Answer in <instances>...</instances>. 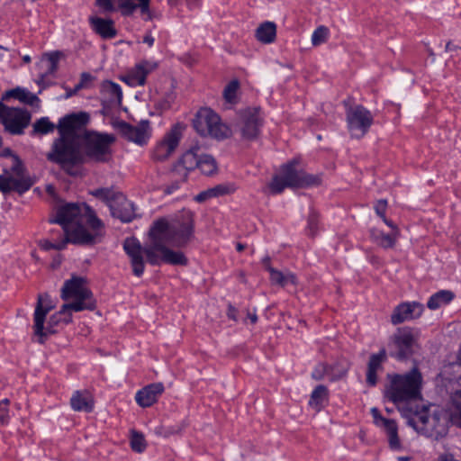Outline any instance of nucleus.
<instances>
[{
  "label": "nucleus",
  "mask_w": 461,
  "mask_h": 461,
  "mask_svg": "<svg viewBox=\"0 0 461 461\" xmlns=\"http://www.w3.org/2000/svg\"><path fill=\"white\" fill-rule=\"evenodd\" d=\"M147 447L144 436L138 431L133 430L131 438V447L137 453H141Z\"/></svg>",
  "instance_id": "nucleus-43"
},
{
  "label": "nucleus",
  "mask_w": 461,
  "mask_h": 461,
  "mask_svg": "<svg viewBox=\"0 0 461 461\" xmlns=\"http://www.w3.org/2000/svg\"><path fill=\"white\" fill-rule=\"evenodd\" d=\"M10 404V401L8 399H4L0 401V423L2 425H6L9 423L10 415L8 406Z\"/></svg>",
  "instance_id": "nucleus-47"
},
{
  "label": "nucleus",
  "mask_w": 461,
  "mask_h": 461,
  "mask_svg": "<svg viewBox=\"0 0 461 461\" xmlns=\"http://www.w3.org/2000/svg\"><path fill=\"white\" fill-rule=\"evenodd\" d=\"M55 232H57L59 236L57 239L52 237L51 240H41L39 241L38 245L41 249L46 251L50 249L62 250L66 248L68 243L88 245L92 240V237L80 230L75 231L71 237L66 235L60 230H51L52 235H54Z\"/></svg>",
  "instance_id": "nucleus-18"
},
{
  "label": "nucleus",
  "mask_w": 461,
  "mask_h": 461,
  "mask_svg": "<svg viewBox=\"0 0 461 461\" xmlns=\"http://www.w3.org/2000/svg\"><path fill=\"white\" fill-rule=\"evenodd\" d=\"M419 331L408 326L398 328L390 337V356L397 360H408L419 348Z\"/></svg>",
  "instance_id": "nucleus-9"
},
{
  "label": "nucleus",
  "mask_w": 461,
  "mask_h": 461,
  "mask_svg": "<svg viewBox=\"0 0 461 461\" xmlns=\"http://www.w3.org/2000/svg\"><path fill=\"white\" fill-rule=\"evenodd\" d=\"M116 128L124 139L140 146L147 144L151 136V128L147 120L141 121L135 126L120 121L116 123Z\"/></svg>",
  "instance_id": "nucleus-19"
},
{
  "label": "nucleus",
  "mask_w": 461,
  "mask_h": 461,
  "mask_svg": "<svg viewBox=\"0 0 461 461\" xmlns=\"http://www.w3.org/2000/svg\"><path fill=\"white\" fill-rule=\"evenodd\" d=\"M371 415L374 423L380 428H383L388 437L389 447L393 450L402 448L401 441L398 436V427L394 420L386 419L382 416L379 410L375 407L371 409Z\"/></svg>",
  "instance_id": "nucleus-21"
},
{
  "label": "nucleus",
  "mask_w": 461,
  "mask_h": 461,
  "mask_svg": "<svg viewBox=\"0 0 461 461\" xmlns=\"http://www.w3.org/2000/svg\"><path fill=\"white\" fill-rule=\"evenodd\" d=\"M149 3L150 0H95L104 13L119 11L122 16H131L139 9L145 21L152 19Z\"/></svg>",
  "instance_id": "nucleus-13"
},
{
  "label": "nucleus",
  "mask_w": 461,
  "mask_h": 461,
  "mask_svg": "<svg viewBox=\"0 0 461 461\" xmlns=\"http://www.w3.org/2000/svg\"><path fill=\"white\" fill-rule=\"evenodd\" d=\"M199 151L200 148L198 146H194L186 150L177 161L190 172L197 168L199 165V157L201 155L199 154Z\"/></svg>",
  "instance_id": "nucleus-33"
},
{
  "label": "nucleus",
  "mask_w": 461,
  "mask_h": 461,
  "mask_svg": "<svg viewBox=\"0 0 461 461\" xmlns=\"http://www.w3.org/2000/svg\"><path fill=\"white\" fill-rule=\"evenodd\" d=\"M264 119L259 108H248L240 113V131L246 140H254L260 134Z\"/></svg>",
  "instance_id": "nucleus-17"
},
{
  "label": "nucleus",
  "mask_w": 461,
  "mask_h": 461,
  "mask_svg": "<svg viewBox=\"0 0 461 461\" xmlns=\"http://www.w3.org/2000/svg\"><path fill=\"white\" fill-rule=\"evenodd\" d=\"M171 178H176L181 182H186L189 175V171L184 167V166L176 161L171 169L170 172Z\"/></svg>",
  "instance_id": "nucleus-45"
},
{
  "label": "nucleus",
  "mask_w": 461,
  "mask_h": 461,
  "mask_svg": "<svg viewBox=\"0 0 461 461\" xmlns=\"http://www.w3.org/2000/svg\"><path fill=\"white\" fill-rule=\"evenodd\" d=\"M110 211L114 218L122 222H130L136 217L134 204L122 193L116 196V201L112 203Z\"/></svg>",
  "instance_id": "nucleus-23"
},
{
  "label": "nucleus",
  "mask_w": 461,
  "mask_h": 461,
  "mask_svg": "<svg viewBox=\"0 0 461 461\" xmlns=\"http://www.w3.org/2000/svg\"><path fill=\"white\" fill-rule=\"evenodd\" d=\"M321 178L319 176L307 174L299 167V162L294 159L281 167L280 175L273 176L268 188L273 194H281L285 187L304 188L319 185Z\"/></svg>",
  "instance_id": "nucleus-7"
},
{
  "label": "nucleus",
  "mask_w": 461,
  "mask_h": 461,
  "mask_svg": "<svg viewBox=\"0 0 461 461\" xmlns=\"http://www.w3.org/2000/svg\"><path fill=\"white\" fill-rule=\"evenodd\" d=\"M269 275L272 284L280 286H285L289 283L293 285L296 284V276L292 273L284 274L276 268H270Z\"/></svg>",
  "instance_id": "nucleus-39"
},
{
  "label": "nucleus",
  "mask_w": 461,
  "mask_h": 461,
  "mask_svg": "<svg viewBox=\"0 0 461 461\" xmlns=\"http://www.w3.org/2000/svg\"><path fill=\"white\" fill-rule=\"evenodd\" d=\"M451 422L461 428V390L456 391L451 397L450 412Z\"/></svg>",
  "instance_id": "nucleus-36"
},
{
  "label": "nucleus",
  "mask_w": 461,
  "mask_h": 461,
  "mask_svg": "<svg viewBox=\"0 0 461 461\" xmlns=\"http://www.w3.org/2000/svg\"><path fill=\"white\" fill-rule=\"evenodd\" d=\"M181 137V127L178 124L174 125L153 148L150 154L152 160L155 162L167 160L177 148Z\"/></svg>",
  "instance_id": "nucleus-16"
},
{
  "label": "nucleus",
  "mask_w": 461,
  "mask_h": 461,
  "mask_svg": "<svg viewBox=\"0 0 461 461\" xmlns=\"http://www.w3.org/2000/svg\"><path fill=\"white\" fill-rule=\"evenodd\" d=\"M154 38L150 33H146L143 37V42L147 43L149 47H151L154 44Z\"/></svg>",
  "instance_id": "nucleus-56"
},
{
  "label": "nucleus",
  "mask_w": 461,
  "mask_h": 461,
  "mask_svg": "<svg viewBox=\"0 0 461 461\" xmlns=\"http://www.w3.org/2000/svg\"><path fill=\"white\" fill-rule=\"evenodd\" d=\"M23 61L24 62H30L31 61V58L29 56H24L23 57Z\"/></svg>",
  "instance_id": "nucleus-64"
},
{
  "label": "nucleus",
  "mask_w": 461,
  "mask_h": 461,
  "mask_svg": "<svg viewBox=\"0 0 461 461\" xmlns=\"http://www.w3.org/2000/svg\"><path fill=\"white\" fill-rule=\"evenodd\" d=\"M163 392L164 385L162 383L150 384L139 390L135 399L140 406L143 408L150 407L158 401V396L161 395Z\"/></svg>",
  "instance_id": "nucleus-25"
},
{
  "label": "nucleus",
  "mask_w": 461,
  "mask_h": 461,
  "mask_svg": "<svg viewBox=\"0 0 461 461\" xmlns=\"http://www.w3.org/2000/svg\"><path fill=\"white\" fill-rule=\"evenodd\" d=\"M328 388L323 384H320L312 391L309 404L315 410L320 411L324 406V403L328 402Z\"/></svg>",
  "instance_id": "nucleus-34"
},
{
  "label": "nucleus",
  "mask_w": 461,
  "mask_h": 461,
  "mask_svg": "<svg viewBox=\"0 0 461 461\" xmlns=\"http://www.w3.org/2000/svg\"><path fill=\"white\" fill-rule=\"evenodd\" d=\"M276 26L272 22L263 23L256 31V38L262 43L268 44L275 41Z\"/></svg>",
  "instance_id": "nucleus-32"
},
{
  "label": "nucleus",
  "mask_w": 461,
  "mask_h": 461,
  "mask_svg": "<svg viewBox=\"0 0 461 461\" xmlns=\"http://www.w3.org/2000/svg\"><path fill=\"white\" fill-rule=\"evenodd\" d=\"M184 182L176 180V178H172L171 183L165 186L164 193L166 194H174L176 190H178L180 188V186H181V185Z\"/></svg>",
  "instance_id": "nucleus-51"
},
{
  "label": "nucleus",
  "mask_w": 461,
  "mask_h": 461,
  "mask_svg": "<svg viewBox=\"0 0 461 461\" xmlns=\"http://www.w3.org/2000/svg\"><path fill=\"white\" fill-rule=\"evenodd\" d=\"M402 416L418 433L439 439L448 432V412L439 406L422 407L420 410L402 408Z\"/></svg>",
  "instance_id": "nucleus-3"
},
{
  "label": "nucleus",
  "mask_w": 461,
  "mask_h": 461,
  "mask_svg": "<svg viewBox=\"0 0 461 461\" xmlns=\"http://www.w3.org/2000/svg\"><path fill=\"white\" fill-rule=\"evenodd\" d=\"M348 129L352 137H364L374 122L371 112L361 104L349 106L346 111Z\"/></svg>",
  "instance_id": "nucleus-14"
},
{
  "label": "nucleus",
  "mask_w": 461,
  "mask_h": 461,
  "mask_svg": "<svg viewBox=\"0 0 461 461\" xmlns=\"http://www.w3.org/2000/svg\"><path fill=\"white\" fill-rule=\"evenodd\" d=\"M32 134H48L52 132L55 129L54 123H52L48 117H41L37 120L32 125Z\"/></svg>",
  "instance_id": "nucleus-40"
},
{
  "label": "nucleus",
  "mask_w": 461,
  "mask_h": 461,
  "mask_svg": "<svg viewBox=\"0 0 461 461\" xmlns=\"http://www.w3.org/2000/svg\"><path fill=\"white\" fill-rule=\"evenodd\" d=\"M71 408L76 411L91 412L94 400L87 391H76L70 399Z\"/></svg>",
  "instance_id": "nucleus-28"
},
{
  "label": "nucleus",
  "mask_w": 461,
  "mask_h": 461,
  "mask_svg": "<svg viewBox=\"0 0 461 461\" xmlns=\"http://www.w3.org/2000/svg\"><path fill=\"white\" fill-rule=\"evenodd\" d=\"M11 159L10 168L0 175V191L5 194L11 191L23 194L32 186L33 181L25 174V167L18 156L12 155Z\"/></svg>",
  "instance_id": "nucleus-10"
},
{
  "label": "nucleus",
  "mask_w": 461,
  "mask_h": 461,
  "mask_svg": "<svg viewBox=\"0 0 461 461\" xmlns=\"http://www.w3.org/2000/svg\"><path fill=\"white\" fill-rule=\"evenodd\" d=\"M262 265L263 267H265V269L267 271H268V273L270 272V268H274L271 264H270V258L269 257H266L262 259Z\"/></svg>",
  "instance_id": "nucleus-57"
},
{
  "label": "nucleus",
  "mask_w": 461,
  "mask_h": 461,
  "mask_svg": "<svg viewBox=\"0 0 461 461\" xmlns=\"http://www.w3.org/2000/svg\"><path fill=\"white\" fill-rule=\"evenodd\" d=\"M89 116L86 113H72L61 118L57 126L59 137L81 138L79 131L88 122Z\"/></svg>",
  "instance_id": "nucleus-20"
},
{
  "label": "nucleus",
  "mask_w": 461,
  "mask_h": 461,
  "mask_svg": "<svg viewBox=\"0 0 461 461\" xmlns=\"http://www.w3.org/2000/svg\"><path fill=\"white\" fill-rule=\"evenodd\" d=\"M454 298L455 294L453 292L449 290H440L429 297L427 306L430 310H437L441 306L448 304Z\"/></svg>",
  "instance_id": "nucleus-31"
},
{
  "label": "nucleus",
  "mask_w": 461,
  "mask_h": 461,
  "mask_svg": "<svg viewBox=\"0 0 461 461\" xmlns=\"http://www.w3.org/2000/svg\"><path fill=\"white\" fill-rule=\"evenodd\" d=\"M248 317L250 320L251 323L253 324H255L258 321V316L256 313H249Z\"/></svg>",
  "instance_id": "nucleus-60"
},
{
  "label": "nucleus",
  "mask_w": 461,
  "mask_h": 461,
  "mask_svg": "<svg viewBox=\"0 0 461 461\" xmlns=\"http://www.w3.org/2000/svg\"><path fill=\"white\" fill-rule=\"evenodd\" d=\"M9 97H14L15 99H18L19 101L32 105L35 102L39 101V98L36 95H33L27 91L26 89L16 87L14 89H11L5 93L2 99L5 100Z\"/></svg>",
  "instance_id": "nucleus-35"
},
{
  "label": "nucleus",
  "mask_w": 461,
  "mask_h": 461,
  "mask_svg": "<svg viewBox=\"0 0 461 461\" xmlns=\"http://www.w3.org/2000/svg\"><path fill=\"white\" fill-rule=\"evenodd\" d=\"M32 115L25 109L5 105L1 122L7 132L12 135H21L30 124Z\"/></svg>",
  "instance_id": "nucleus-15"
},
{
  "label": "nucleus",
  "mask_w": 461,
  "mask_h": 461,
  "mask_svg": "<svg viewBox=\"0 0 461 461\" xmlns=\"http://www.w3.org/2000/svg\"><path fill=\"white\" fill-rule=\"evenodd\" d=\"M47 192L50 194H54V192H55V188L52 186V185H49L47 187Z\"/></svg>",
  "instance_id": "nucleus-63"
},
{
  "label": "nucleus",
  "mask_w": 461,
  "mask_h": 461,
  "mask_svg": "<svg viewBox=\"0 0 461 461\" xmlns=\"http://www.w3.org/2000/svg\"><path fill=\"white\" fill-rule=\"evenodd\" d=\"M371 240L384 249L393 248L396 242V237L392 234H384L381 230L373 229L370 230Z\"/></svg>",
  "instance_id": "nucleus-37"
},
{
  "label": "nucleus",
  "mask_w": 461,
  "mask_h": 461,
  "mask_svg": "<svg viewBox=\"0 0 461 461\" xmlns=\"http://www.w3.org/2000/svg\"><path fill=\"white\" fill-rule=\"evenodd\" d=\"M390 384L385 391V396L402 411L411 402L421 399L422 376L417 367L405 375H389Z\"/></svg>",
  "instance_id": "nucleus-5"
},
{
  "label": "nucleus",
  "mask_w": 461,
  "mask_h": 461,
  "mask_svg": "<svg viewBox=\"0 0 461 461\" xmlns=\"http://www.w3.org/2000/svg\"><path fill=\"white\" fill-rule=\"evenodd\" d=\"M56 307L55 303L48 294H38L37 303L33 314V333L39 343L42 344L48 336L56 332L55 327L60 323L68 324L72 321V312L69 307L62 305L61 309L52 314L44 326L47 314Z\"/></svg>",
  "instance_id": "nucleus-4"
},
{
  "label": "nucleus",
  "mask_w": 461,
  "mask_h": 461,
  "mask_svg": "<svg viewBox=\"0 0 461 461\" xmlns=\"http://www.w3.org/2000/svg\"><path fill=\"white\" fill-rule=\"evenodd\" d=\"M384 222L388 225L389 227H391L393 229V233L392 235L393 236H395L396 238L398 237V234H399V230L398 228L393 224V222L390 220H388L385 216L382 218Z\"/></svg>",
  "instance_id": "nucleus-55"
},
{
  "label": "nucleus",
  "mask_w": 461,
  "mask_h": 461,
  "mask_svg": "<svg viewBox=\"0 0 461 461\" xmlns=\"http://www.w3.org/2000/svg\"><path fill=\"white\" fill-rule=\"evenodd\" d=\"M374 208H375L376 214L379 217H381V218L384 217L386 208H387V201L384 199H381V200L377 201L376 203L375 204Z\"/></svg>",
  "instance_id": "nucleus-52"
},
{
  "label": "nucleus",
  "mask_w": 461,
  "mask_h": 461,
  "mask_svg": "<svg viewBox=\"0 0 461 461\" xmlns=\"http://www.w3.org/2000/svg\"><path fill=\"white\" fill-rule=\"evenodd\" d=\"M194 234V213L182 210L174 217L159 218L153 221L149 230V242L144 247L135 238H127L123 249L131 259L132 272L136 276H142L145 265L143 254L152 266L161 263L186 266L188 259L180 251L170 248H183L188 244Z\"/></svg>",
  "instance_id": "nucleus-1"
},
{
  "label": "nucleus",
  "mask_w": 461,
  "mask_h": 461,
  "mask_svg": "<svg viewBox=\"0 0 461 461\" xmlns=\"http://www.w3.org/2000/svg\"><path fill=\"white\" fill-rule=\"evenodd\" d=\"M240 88V82L237 79L231 80L223 90V97L230 104L237 102V93Z\"/></svg>",
  "instance_id": "nucleus-42"
},
{
  "label": "nucleus",
  "mask_w": 461,
  "mask_h": 461,
  "mask_svg": "<svg viewBox=\"0 0 461 461\" xmlns=\"http://www.w3.org/2000/svg\"><path fill=\"white\" fill-rule=\"evenodd\" d=\"M89 23L92 30L103 39H113L117 35L114 23L111 19L91 16Z\"/></svg>",
  "instance_id": "nucleus-27"
},
{
  "label": "nucleus",
  "mask_w": 461,
  "mask_h": 461,
  "mask_svg": "<svg viewBox=\"0 0 461 461\" xmlns=\"http://www.w3.org/2000/svg\"><path fill=\"white\" fill-rule=\"evenodd\" d=\"M197 168L205 176H212L217 172L218 166L214 158L208 154L200 155Z\"/></svg>",
  "instance_id": "nucleus-38"
},
{
  "label": "nucleus",
  "mask_w": 461,
  "mask_h": 461,
  "mask_svg": "<svg viewBox=\"0 0 461 461\" xmlns=\"http://www.w3.org/2000/svg\"><path fill=\"white\" fill-rule=\"evenodd\" d=\"M193 125L201 136L223 140L230 135L229 127L223 124L219 115L210 108L199 110L193 121Z\"/></svg>",
  "instance_id": "nucleus-12"
},
{
  "label": "nucleus",
  "mask_w": 461,
  "mask_h": 461,
  "mask_svg": "<svg viewBox=\"0 0 461 461\" xmlns=\"http://www.w3.org/2000/svg\"><path fill=\"white\" fill-rule=\"evenodd\" d=\"M61 298L74 299L72 303H65V307H69L74 312L93 311L96 307L93 294L86 287V281L82 277L74 276L67 280L61 289Z\"/></svg>",
  "instance_id": "nucleus-8"
},
{
  "label": "nucleus",
  "mask_w": 461,
  "mask_h": 461,
  "mask_svg": "<svg viewBox=\"0 0 461 461\" xmlns=\"http://www.w3.org/2000/svg\"><path fill=\"white\" fill-rule=\"evenodd\" d=\"M115 141L113 134L89 132L81 139L84 157L95 162H107L112 155L111 146Z\"/></svg>",
  "instance_id": "nucleus-11"
},
{
  "label": "nucleus",
  "mask_w": 461,
  "mask_h": 461,
  "mask_svg": "<svg viewBox=\"0 0 461 461\" xmlns=\"http://www.w3.org/2000/svg\"><path fill=\"white\" fill-rule=\"evenodd\" d=\"M329 29L323 25L319 26L312 35V43L313 46H319L328 40Z\"/></svg>",
  "instance_id": "nucleus-44"
},
{
  "label": "nucleus",
  "mask_w": 461,
  "mask_h": 461,
  "mask_svg": "<svg viewBox=\"0 0 461 461\" xmlns=\"http://www.w3.org/2000/svg\"><path fill=\"white\" fill-rule=\"evenodd\" d=\"M423 311V304L418 302L402 303L394 308L391 315V322L393 325H397L419 318Z\"/></svg>",
  "instance_id": "nucleus-22"
},
{
  "label": "nucleus",
  "mask_w": 461,
  "mask_h": 461,
  "mask_svg": "<svg viewBox=\"0 0 461 461\" xmlns=\"http://www.w3.org/2000/svg\"><path fill=\"white\" fill-rule=\"evenodd\" d=\"M318 228V215L312 212L308 218V230L312 236L315 235Z\"/></svg>",
  "instance_id": "nucleus-49"
},
{
  "label": "nucleus",
  "mask_w": 461,
  "mask_h": 461,
  "mask_svg": "<svg viewBox=\"0 0 461 461\" xmlns=\"http://www.w3.org/2000/svg\"><path fill=\"white\" fill-rule=\"evenodd\" d=\"M456 47L452 45V43L450 41L447 42V45H446V50H447V51H451V50H456Z\"/></svg>",
  "instance_id": "nucleus-61"
},
{
  "label": "nucleus",
  "mask_w": 461,
  "mask_h": 461,
  "mask_svg": "<svg viewBox=\"0 0 461 461\" xmlns=\"http://www.w3.org/2000/svg\"><path fill=\"white\" fill-rule=\"evenodd\" d=\"M46 158L58 164L68 175L77 176L80 173L79 166L84 162L81 138L59 137L53 141Z\"/></svg>",
  "instance_id": "nucleus-6"
},
{
  "label": "nucleus",
  "mask_w": 461,
  "mask_h": 461,
  "mask_svg": "<svg viewBox=\"0 0 461 461\" xmlns=\"http://www.w3.org/2000/svg\"><path fill=\"white\" fill-rule=\"evenodd\" d=\"M236 249L239 252H241L245 249V245L241 243H238Z\"/></svg>",
  "instance_id": "nucleus-62"
},
{
  "label": "nucleus",
  "mask_w": 461,
  "mask_h": 461,
  "mask_svg": "<svg viewBox=\"0 0 461 461\" xmlns=\"http://www.w3.org/2000/svg\"><path fill=\"white\" fill-rule=\"evenodd\" d=\"M330 368L327 365L321 363L312 371V377L317 381L321 380L329 373Z\"/></svg>",
  "instance_id": "nucleus-48"
},
{
  "label": "nucleus",
  "mask_w": 461,
  "mask_h": 461,
  "mask_svg": "<svg viewBox=\"0 0 461 461\" xmlns=\"http://www.w3.org/2000/svg\"><path fill=\"white\" fill-rule=\"evenodd\" d=\"M212 191L213 197H219L225 194H229L234 192L235 188L233 185L227 184L217 185L211 188Z\"/></svg>",
  "instance_id": "nucleus-46"
},
{
  "label": "nucleus",
  "mask_w": 461,
  "mask_h": 461,
  "mask_svg": "<svg viewBox=\"0 0 461 461\" xmlns=\"http://www.w3.org/2000/svg\"><path fill=\"white\" fill-rule=\"evenodd\" d=\"M211 198H214L212 195V191L211 188H208L204 191L200 192L197 195L194 196V201L197 203H204Z\"/></svg>",
  "instance_id": "nucleus-53"
},
{
  "label": "nucleus",
  "mask_w": 461,
  "mask_h": 461,
  "mask_svg": "<svg viewBox=\"0 0 461 461\" xmlns=\"http://www.w3.org/2000/svg\"><path fill=\"white\" fill-rule=\"evenodd\" d=\"M91 194L94 196L104 200L108 204L109 208H111L112 203L116 201V196L120 195L121 193L109 188H98L91 192Z\"/></svg>",
  "instance_id": "nucleus-41"
},
{
  "label": "nucleus",
  "mask_w": 461,
  "mask_h": 461,
  "mask_svg": "<svg viewBox=\"0 0 461 461\" xmlns=\"http://www.w3.org/2000/svg\"><path fill=\"white\" fill-rule=\"evenodd\" d=\"M80 89H77V84L75 86L73 89H69L67 91L66 97L69 98L76 95Z\"/></svg>",
  "instance_id": "nucleus-58"
},
{
  "label": "nucleus",
  "mask_w": 461,
  "mask_h": 461,
  "mask_svg": "<svg viewBox=\"0 0 461 461\" xmlns=\"http://www.w3.org/2000/svg\"><path fill=\"white\" fill-rule=\"evenodd\" d=\"M59 52H53L47 55L48 64L46 71L41 73L37 80L39 86L43 87L48 86L50 83L47 81V77L50 75H54L58 70V64L59 60Z\"/></svg>",
  "instance_id": "nucleus-30"
},
{
  "label": "nucleus",
  "mask_w": 461,
  "mask_h": 461,
  "mask_svg": "<svg viewBox=\"0 0 461 461\" xmlns=\"http://www.w3.org/2000/svg\"><path fill=\"white\" fill-rule=\"evenodd\" d=\"M156 68V64L142 61L137 64L131 71L122 77V80L130 86H143L147 76Z\"/></svg>",
  "instance_id": "nucleus-24"
},
{
  "label": "nucleus",
  "mask_w": 461,
  "mask_h": 461,
  "mask_svg": "<svg viewBox=\"0 0 461 461\" xmlns=\"http://www.w3.org/2000/svg\"><path fill=\"white\" fill-rule=\"evenodd\" d=\"M101 92L110 104H120L122 103V92L118 84L113 81H104L102 84Z\"/></svg>",
  "instance_id": "nucleus-29"
},
{
  "label": "nucleus",
  "mask_w": 461,
  "mask_h": 461,
  "mask_svg": "<svg viewBox=\"0 0 461 461\" xmlns=\"http://www.w3.org/2000/svg\"><path fill=\"white\" fill-rule=\"evenodd\" d=\"M50 223H58L62 232L71 237L77 230H82L92 237L88 245L101 240L104 229L103 221L96 216L94 210L86 203H68L57 208L56 217L50 220Z\"/></svg>",
  "instance_id": "nucleus-2"
},
{
  "label": "nucleus",
  "mask_w": 461,
  "mask_h": 461,
  "mask_svg": "<svg viewBox=\"0 0 461 461\" xmlns=\"http://www.w3.org/2000/svg\"><path fill=\"white\" fill-rule=\"evenodd\" d=\"M387 360L385 348H381L378 353L372 354L369 357L366 368V384L375 386L377 383V373L383 371V364Z\"/></svg>",
  "instance_id": "nucleus-26"
},
{
  "label": "nucleus",
  "mask_w": 461,
  "mask_h": 461,
  "mask_svg": "<svg viewBox=\"0 0 461 461\" xmlns=\"http://www.w3.org/2000/svg\"><path fill=\"white\" fill-rule=\"evenodd\" d=\"M237 314H238L237 309L234 306H232L231 304H229L228 312H227L228 318L230 320H233L234 321H238Z\"/></svg>",
  "instance_id": "nucleus-54"
},
{
  "label": "nucleus",
  "mask_w": 461,
  "mask_h": 461,
  "mask_svg": "<svg viewBox=\"0 0 461 461\" xmlns=\"http://www.w3.org/2000/svg\"><path fill=\"white\" fill-rule=\"evenodd\" d=\"M347 372H348V369H347V368H344L343 370H341V372L339 373V375H336V376L332 377V378H331V380H332V381H333V380H337V379H339V378H341V377L345 376V375H346V374H347Z\"/></svg>",
  "instance_id": "nucleus-59"
},
{
  "label": "nucleus",
  "mask_w": 461,
  "mask_h": 461,
  "mask_svg": "<svg viewBox=\"0 0 461 461\" xmlns=\"http://www.w3.org/2000/svg\"><path fill=\"white\" fill-rule=\"evenodd\" d=\"M94 77L87 72H83L80 76V81L77 84V89L88 87L89 83L92 82Z\"/></svg>",
  "instance_id": "nucleus-50"
}]
</instances>
